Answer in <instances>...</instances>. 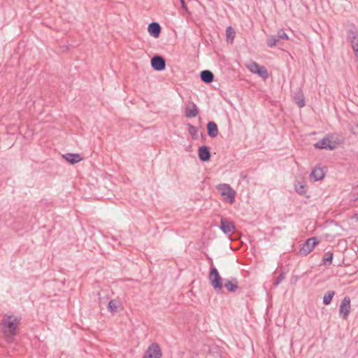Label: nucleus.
Listing matches in <instances>:
<instances>
[{
	"instance_id": "nucleus-1",
	"label": "nucleus",
	"mask_w": 358,
	"mask_h": 358,
	"mask_svg": "<svg viewBox=\"0 0 358 358\" xmlns=\"http://www.w3.org/2000/svg\"><path fill=\"white\" fill-rule=\"evenodd\" d=\"M20 319L13 315H5L1 321L3 333L6 337L8 342H11L17 334V327L19 325Z\"/></svg>"
},
{
	"instance_id": "nucleus-2",
	"label": "nucleus",
	"mask_w": 358,
	"mask_h": 358,
	"mask_svg": "<svg viewBox=\"0 0 358 358\" xmlns=\"http://www.w3.org/2000/svg\"><path fill=\"white\" fill-rule=\"evenodd\" d=\"M209 280L210 281L212 287L214 289L219 292L222 290L223 285H222V279L218 271L217 268L212 265L209 273Z\"/></svg>"
},
{
	"instance_id": "nucleus-3",
	"label": "nucleus",
	"mask_w": 358,
	"mask_h": 358,
	"mask_svg": "<svg viewBox=\"0 0 358 358\" xmlns=\"http://www.w3.org/2000/svg\"><path fill=\"white\" fill-rule=\"evenodd\" d=\"M220 194L224 199L229 203H234L235 201L236 192L228 184H221L217 186Z\"/></svg>"
},
{
	"instance_id": "nucleus-4",
	"label": "nucleus",
	"mask_w": 358,
	"mask_h": 358,
	"mask_svg": "<svg viewBox=\"0 0 358 358\" xmlns=\"http://www.w3.org/2000/svg\"><path fill=\"white\" fill-rule=\"evenodd\" d=\"M162 349L157 343L150 344L143 355V358H162Z\"/></svg>"
},
{
	"instance_id": "nucleus-5",
	"label": "nucleus",
	"mask_w": 358,
	"mask_h": 358,
	"mask_svg": "<svg viewBox=\"0 0 358 358\" xmlns=\"http://www.w3.org/2000/svg\"><path fill=\"white\" fill-rule=\"evenodd\" d=\"M331 138H332L329 136L324 137L315 143L314 144V147L319 149H328L333 150L336 148V143L335 141H333Z\"/></svg>"
},
{
	"instance_id": "nucleus-6",
	"label": "nucleus",
	"mask_w": 358,
	"mask_h": 358,
	"mask_svg": "<svg viewBox=\"0 0 358 358\" xmlns=\"http://www.w3.org/2000/svg\"><path fill=\"white\" fill-rule=\"evenodd\" d=\"M350 312V298L345 296L339 306V315L343 320L348 318Z\"/></svg>"
},
{
	"instance_id": "nucleus-7",
	"label": "nucleus",
	"mask_w": 358,
	"mask_h": 358,
	"mask_svg": "<svg viewBox=\"0 0 358 358\" xmlns=\"http://www.w3.org/2000/svg\"><path fill=\"white\" fill-rule=\"evenodd\" d=\"M220 229L225 234L234 233L236 231L234 222L223 217H221Z\"/></svg>"
},
{
	"instance_id": "nucleus-8",
	"label": "nucleus",
	"mask_w": 358,
	"mask_h": 358,
	"mask_svg": "<svg viewBox=\"0 0 358 358\" xmlns=\"http://www.w3.org/2000/svg\"><path fill=\"white\" fill-rule=\"evenodd\" d=\"M318 243V241L317 240V238L312 237L308 238L305 243L302 245L301 248L300 249V252L306 255L309 254L314 249L315 246Z\"/></svg>"
},
{
	"instance_id": "nucleus-9",
	"label": "nucleus",
	"mask_w": 358,
	"mask_h": 358,
	"mask_svg": "<svg viewBox=\"0 0 358 358\" xmlns=\"http://www.w3.org/2000/svg\"><path fill=\"white\" fill-rule=\"evenodd\" d=\"M152 68L157 71L164 70L166 67L165 59L159 55H155L151 59Z\"/></svg>"
},
{
	"instance_id": "nucleus-10",
	"label": "nucleus",
	"mask_w": 358,
	"mask_h": 358,
	"mask_svg": "<svg viewBox=\"0 0 358 358\" xmlns=\"http://www.w3.org/2000/svg\"><path fill=\"white\" fill-rule=\"evenodd\" d=\"M348 38L351 43L352 49L358 48V31L355 27L348 31Z\"/></svg>"
},
{
	"instance_id": "nucleus-11",
	"label": "nucleus",
	"mask_w": 358,
	"mask_h": 358,
	"mask_svg": "<svg viewBox=\"0 0 358 358\" xmlns=\"http://www.w3.org/2000/svg\"><path fill=\"white\" fill-rule=\"evenodd\" d=\"M185 113L187 117H195L199 113L198 108L194 103L189 102L185 107Z\"/></svg>"
},
{
	"instance_id": "nucleus-12",
	"label": "nucleus",
	"mask_w": 358,
	"mask_h": 358,
	"mask_svg": "<svg viewBox=\"0 0 358 358\" xmlns=\"http://www.w3.org/2000/svg\"><path fill=\"white\" fill-rule=\"evenodd\" d=\"M161 30L162 28L159 24L155 22L149 24L148 27L149 34L155 38H158L159 36Z\"/></svg>"
},
{
	"instance_id": "nucleus-13",
	"label": "nucleus",
	"mask_w": 358,
	"mask_h": 358,
	"mask_svg": "<svg viewBox=\"0 0 358 358\" xmlns=\"http://www.w3.org/2000/svg\"><path fill=\"white\" fill-rule=\"evenodd\" d=\"M198 155L199 159L201 162L208 161L210 158V152L209 148L206 145L200 147L198 150Z\"/></svg>"
},
{
	"instance_id": "nucleus-14",
	"label": "nucleus",
	"mask_w": 358,
	"mask_h": 358,
	"mask_svg": "<svg viewBox=\"0 0 358 358\" xmlns=\"http://www.w3.org/2000/svg\"><path fill=\"white\" fill-rule=\"evenodd\" d=\"M238 280L236 278H232L230 280H225L224 286L230 292H234L238 289Z\"/></svg>"
},
{
	"instance_id": "nucleus-15",
	"label": "nucleus",
	"mask_w": 358,
	"mask_h": 358,
	"mask_svg": "<svg viewBox=\"0 0 358 358\" xmlns=\"http://www.w3.org/2000/svg\"><path fill=\"white\" fill-rule=\"evenodd\" d=\"M201 80L205 83H210L214 80L213 73L209 70H203L200 73Z\"/></svg>"
},
{
	"instance_id": "nucleus-16",
	"label": "nucleus",
	"mask_w": 358,
	"mask_h": 358,
	"mask_svg": "<svg viewBox=\"0 0 358 358\" xmlns=\"http://www.w3.org/2000/svg\"><path fill=\"white\" fill-rule=\"evenodd\" d=\"M208 135L211 138H215L218 134L217 124L214 122H209L206 126Z\"/></svg>"
},
{
	"instance_id": "nucleus-17",
	"label": "nucleus",
	"mask_w": 358,
	"mask_h": 358,
	"mask_svg": "<svg viewBox=\"0 0 358 358\" xmlns=\"http://www.w3.org/2000/svg\"><path fill=\"white\" fill-rule=\"evenodd\" d=\"M278 34L271 35L266 40V44L268 47L273 48L274 46L282 45V41L278 38Z\"/></svg>"
},
{
	"instance_id": "nucleus-18",
	"label": "nucleus",
	"mask_w": 358,
	"mask_h": 358,
	"mask_svg": "<svg viewBox=\"0 0 358 358\" xmlns=\"http://www.w3.org/2000/svg\"><path fill=\"white\" fill-rule=\"evenodd\" d=\"M64 159L71 164H76L82 160L79 154L67 153L64 155Z\"/></svg>"
},
{
	"instance_id": "nucleus-19",
	"label": "nucleus",
	"mask_w": 358,
	"mask_h": 358,
	"mask_svg": "<svg viewBox=\"0 0 358 358\" xmlns=\"http://www.w3.org/2000/svg\"><path fill=\"white\" fill-rule=\"evenodd\" d=\"M324 174L323 169L315 167L311 171L310 176L313 177L315 181H318L323 179Z\"/></svg>"
},
{
	"instance_id": "nucleus-20",
	"label": "nucleus",
	"mask_w": 358,
	"mask_h": 358,
	"mask_svg": "<svg viewBox=\"0 0 358 358\" xmlns=\"http://www.w3.org/2000/svg\"><path fill=\"white\" fill-rule=\"evenodd\" d=\"M121 306L120 302L117 300H110L108 305V310L110 313H117Z\"/></svg>"
},
{
	"instance_id": "nucleus-21",
	"label": "nucleus",
	"mask_w": 358,
	"mask_h": 358,
	"mask_svg": "<svg viewBox=\"0 0 358 358\" xmlns=\"http://www.w3.org/2000/svg\"><path fill=\"white\" fill-rule=\"evenodd\" d=\"M294 99L299 108H303L305 106L304 97L301 92L295 93Z\"/></svg>"
},
{
	"instance_id": "nucleus-22",
	"label": "nucleus",
	"mask_w": 358,
	"mask_h": 358,
	"mask_svg": "<svg viewBox=\"0 0 358 358\" xmlns=\"http://www.w3.org/2000/svg\"><path fill=\"white\" fill-rule=\"evenodd\" d=\"M334 295L335 292L333 290H329L323 296V303L324 305H329L331 303Z\"/></svg>"
},
{
	"instance_id": "nucleus-23",
	"label": "nucleus",
	"mask_w": 358,
	"mask_h": 358,
	"mask_svg": "<svg viewBox=\"0 0 358 358\" xmlns=\"http://www.w3.org/2000/svg\"><path fill=\"white\" fill-rule=\"evenodd\" d=\"M247 68L248 70L253 73H256L257 72L258 69L259 68L260 65H259L257 62L251 61L247 64Z\"/></svg>"
},
{
	"instance_id": "nucleus-24",
	"label": "nucleus",
	"mask_w": 358,
	"mask_h": 358,
	"mask_svg": "<svg viewBox=\"0 0 358 358\" xmlns=\"http://www.w3.org/2000/svg\"><path fill=\"white\" fill-rule=\"evenodd\" d=\"M259 77L266 79L268 78V73L267 69L263 66H260L259 68L257 70V72L256 73Z\"/></svg>"
},
{
	"instance_id": "nucleus-25",
	"label": "nucleus",
	"mask_w": 358,
	"mask_h": 358,
	"mask_svg": "<svg viewBox=\"0 0 358 358\" xmlns=\"http://www.w3.org/2000/svg\"><path fill=\"white\" fill-rule=\"evenodd\" d=\"M333 253L327 252L322 258V262L325 265H330L332 263Z\"/></svg>"
},
{
	"instance_id": "nucleus-26",
	"label": "nucleus",
	"mask_w": 358,
	"mask_h": 358,
	"mask_svg": "<svg viewBox=\"0 0 358 358\" xmlns=\"http://www.w3.org/2000/svg\"><path fill=\"white\" fill-rule=\"evenodd\" d=\"M296 192L302 195L306 192L305 186L301 183H297L294 185Z\"/></svg>"
},
{
	"instance_id": "nucleus-27",
	"label": "nucleus",
	"mask_w": 358,
	"mask_h": 358,
	"mask_svg": "<svg viewBox=\"0 0 358 358\" xmlns=\"http://www.w3.org/2000/svg\"><path fill=\"white\" fill-rule=\"evenodd\" d=\"M188 131L194 138H196V134L198 132V129L196 127H194L190 124H188Z\"/></svg>"
},
{
	"instance_id": "nucleus-28",
	"label": "nucleus",
	"mask_w": 358,
	"mask_h": 358,
	"mask_svg": "<svg viewBox=\"0 0 358 358\" xmlns=\"http://www.w3.org/2000/svg\"><path fill=\"white\" fill-rule=\"evenodd\" d=\"M285 278V273L284 271H281L278 277L276 278L275 282H273V285L275 287L278 286Z\"/></svg>"
},
{
	"instance_id": "nucleus-29",
	"label": "nucleus",
	"mask_w": 358,
	"mask_h": 358,
	"mask_svg": "<svg viewBox=\"0 0 358 358\" xmlns=\"http://www.w3.org/2000/svg\"><path fill=\"white\" fill-rule=\"evenodd\" d=\"M277 34L278 36V38H280L281 41L289 39L287 34L282 29L278 31Z\"/></svg>"
},
{
	"instance_id": "nucleus-30",
	"label": "nucleus",
	"mask_w": 358,
	"mask_h": 358,
	"mask_svg": "<svg viewBox=\"0 0 358 358\" xmlns=\"http://www.w3.org/2000/svg\"><path fill=\"white\" fill-rule=\"evenodd\" d=\"M352 50H353L355 57L358 61V48H353Z\"/></svg>"
},
{
	"instance_id": "nucleus-31",
	"label": "nucleus",
	"mask_w": 358,
	"mask_h": 358,
	"mask_svg": "<svg viewBox=\"0 0 358 358\" xmlns=\"http://www.w3.org/2000/svg\"><path fill=\"white\" fill-rule=\"evenodd\" d=\"M180 3H181V6H182V8H186V6H185V0H180Z\"/></svg>"
},
{
	"instance_id": "nucleus-32",
	"label": "nucleus",
	"mask_w": 358,
	"mask_h": 358,
	"mask_svg": "<svg viewBox=\"0 0 358 358\" xmlns=\"http://www.w3.org/2000/svg\"><path fill=\"white\" fill-rule=\"evenodd\" d=\"M231 29V27H229L227 29V32L229 33V30Z\"/></svg>"
},
{
	"instance_id": "nucleus-33",
	"label": "nucleus",
	"mask_w": 358,
	"mask_h": 358,
	"mask_svg": "<svg viewBox=\"0 0 358 358\" xmlns=\"http://www.w3.org/2000/svg\"><path fill=\"white\" fill-rule=\"evenodd\" d=\"M357 220H358V216L357 217Z\"/></svg>"
},
{
	"instance_id": "nucleus-34",
	"label": "nucleus",
	"mask_w": 358,
	"mask_h": 358,
	"mask_svg": "<svg viewBox=\"0 0 358 358\" xmlns=\"http://www.w3.org/2000/svg\"><path fill=\"white\" fill-rule=\"evenodd\" d=\"M357 171H358V169H357Z\"/></svg>"
}]
</instances>
